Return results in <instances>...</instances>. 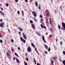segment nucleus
I'll use <instances>...</instances> for the list:
<instances>
[{
    "label": "nucleus",
    "mask_w": 65,
    "mask_h": 65,
    "mask_svg": "<svg viewBox=\"0 0 65 65\" xmlns=\"http://www.w3.org/2000/svg\"><path fill=\"white\" fill-rule=\"evenodd\" d=\"M39 9H40V6H39Z\"/></svg>",
    "instance_id": "nucleus-50"
},
{
    "label": "nucleus",
    "mask_w": 65,
    "mask_h": 65,
    "mask_svg": "<svg viewBox=\"0 0 65 65\" xmlns=\"http://www.w3.org/2000/svg\"><path fill=\"white\" fill-rule=\"evenodd\" d=\"M26 60L27 61H28V57H27L26 58Z\"/></svg>",
    "instance_id": "nucleus-32"
},
{
    "label": "nucleus",
    "mask_w": 65,
    "mask_h": 65,
    "mask_svg": "<svg viewBox=\"0 0 65 65\" xmlns=\"http://www.w3.org/2000/svg\"><path fill=\"white\" fill-rule=\"evenodd\" d=\"M57 11H56V10H55V13H57V9H56Z\"/></svg>",
    "instance_id": "nucleus-28"
},
{
    "label": "nucleus",
    "mask_w": 65,
    "mask_h": 65,
    "mask_svg": "<svg viewBox=\"0 0 65 65\" xmlns=\"http://www.w3.org/2000/svg\"><path fill=\"white\" fill-rule=\"evenodd\" d=\"M31 25L33 29H35V25H34V24L33 23L31 24Z\"/></svg>",
    "instance_id": "nucleus-4"
},
{
    "label": "nucleus",
    "mask_w": 65,
    "mask_h": 65,
    "mask_svg": "<svg viewBox=\"0 0 65 65\" xmlns=\"http://www.w3.org/2000/svg\"><path fill=\"white\" fill-rule=\"evenodd\" d=\"M0 13L2 15H3L4 17L5 16V13H4L3 12L2 13V12L1 11H0Z\"/></svg>",
    "instance_id": "nucleus-7"
},
{
    "label": "nucleus",
    "mask_w": 65,
    "mask_h": 65,
    "mask_svg": "<svg viewBox=\"0 0 65 65\" xmlns=\"http://www.w3.org/2000/svg\"><path fill=\"white\" fill-rule=\"evenodd\" d=\"M34 60L35 61V64H36V60H35V59H34Z\"/></svg>",
    "instance_id": "nucleus-30"
},
{
    "label": "nucleus",
    "mask_w": 65,
    "mask_h": 65,
    "mask_svg": "<svg viewBox=\"0 0 65 65\" xmlns=\"http://www.w3.org/2000/svg\"><path fill=\"white\" fill-rule=\"evenodd\" d=\"M48 34L47 33V32H46V35H47V34Z\"/></svg>",
    "instance_id": "nucleus-63"
},
{
    "label": "nucleus",
    "mask_w": 65,
    "mask_h": 65,
    "mask_svg": "<svg viewBox=\"0 0 65 65\" xmlns=\"http://www.w3.org/2000/svg\"><path fill=\"white\" fill-rule=\"evenodd\" d=\"M35 4L36 6H37V7L38 6V3H37V2H35Z\"/></svg>",
    "instance_id": "nucleus-16"
},
{
    "label": "nucleus",
    "mask_w": 65,
    "mask_h": 65,
    "mask_svg": "<svg viewBox=\"0 0 65 65\" xmlns=\"http://www.w3.org/2000/svg\"><path fill=\"white\" fill-rule=\"evenodd\" d=\"M36 34L37 35L39 33H38V32H36Z\"/></svg>",
    "instance_id": "nucleus-60"
},
{
    "label": "nucleus",
    "mask_w": 65,
    "mask_h": 65,
    "mask_svg": "<svg viewBox=\"0 0 65 65\" xmlns=\"http://www.w3.org/2000/svg\"><path fill=\"white\" fill-rule=\"evenodd\" d=\"M42 39L45 43H46V41H45V39H44V36L42 37Z\"/></svg>",
    "instance_id": "nucleus-5"
},
{
    "label": "nucleus",
    "mask_w": 65,
    "mask_h": 65,
    "mask_svg": "<svg viewBox=\"0 0 65 65\" xmlns=\"http://www.w3.org/2000/svg\"><path fill=\"white\" fill-rule=\"evenodd\" d=\"M35 51L36 52H37V53L39 55V53L38 52V51H37V48H36V47H35Z\"/></svg>",
    "instance_id": "nucleus-13"
},
{
    "label": "nucleus",
    "mask_w": 65,
    "mask_h": 65,
    "mask_svg": "<svg viewBox=\"0 0 65 65\" xmlns=\"http://www.w3.org/2000/svg\"><path fill=\"white\" fill-rule=\"evenodd\" d=\"M45 54H47V52H46V51H45Z\"/></svg>",
    "instance_id": "nucleus-39"
},
{
    "label": "nucleus",
    "mask_w": 65,
    "mask_h": 65,
    "mask_svg": "<svg viewBox=\"0 0 65 65\" xmlns=\"http://www.w3.org/2000/svg\"><path fill=\"white\" fill-rule=\"evenodd\" d=\"M41 26L42 28H44V29H46V27L45 26L42 25V24H41Z\"/></svg>",
    "instance_id": "nucleus-9"
},
{
    "label": "nucleus",
    "mask_w": 65,
    "mask_h": 65,
    "mask_svg": "<svg viewBox=\"0 0 65 65\" xmlns=\"http://www.w3.org/2000/svg\"><path fill=\"white\" fill-rule=\"evenodd\" d=\"M45 19L46 20V23H48V19L47 17H45Z\"/></svg>",
    "instance_id": "nucleus-11"
},
{
    "label": "nucleus",
    "mask_w": 65,
    "mask_h": 65,
    "mask_svg": "<svg viewBox=\"0 0 65 65\" xmlns=\"http://www.w3.org/2000/svg\"><path fill=\"white\" fill-rule=\"evenodd\" d=\"M22 13L23 16H24V12L23 11H22Z\"/></svg>",
    "instance_id": "nucleus-19"
},
{
    "label": "nucleus",
    "mask_w": 65,
    "mask_h": 65,
    "mask_svg": "<svg viewBox=\"0 0 65 65\" xmlns=\"http://www.w3.org/2000/svg\"><path fill=\"white\" fill-rule=\"evenodd\" d=\"M50 31H51V32H53V29H52V28H51Z\"/></svg>",
    "instance_id": "nucleus-38"
},
{
    "label": "nucleus",
    "mask_w": 65,
    "mask_h": 65,
    "mask_svg": "<svg viewBox=\"0 0 65 65\" xmlns=\"http://www.w3.org/2000/svg\"><path fill=\"white\" fill-rule=\"evenodd\" d=\"M52 35H50L49 36V38H51V37H52Z\"/></svg>",
    "instance_id": "nucleus-36"
},
{
    "label": "nucleus",
    "mask_w": 65,
    "mask_h": 65,
    "mask_svg": "<svg viewBox=\"0 0 65 65\" xmlns=\"http://www.w3.org/2000/svg\"><path fill=\"white\" fill-rule=\"evenodd\" d=\"M22 34L24 39H26V35H25V33H23Z\"/></svg>",
    "instance_id": "nucleus-6"
},
{
    "label": "nucleus",
    "mask_w": 65,
    "mask_h": 65,
    "mask_svg": "<svg viewBox=\"0 0 65 65\" xmlns=\"http://www.w3.org/2000/svg\"><path fill=\"white\" fill-rule=\"evenodd\" d=\"M31 45L33 47H35V45L34 44H33V43H31Z\"/></svg>",
    "instance_id": "nucleus-14"
},
{
    "label": "nucleus",
    "mask_w": 65,
    "mask_h": 65,
    "mask_svg": "<svg viewBox=\"0 0 65 65\" xmlns=\"http://www.w3.org/2000/svg\"><path fill=\"white\" fill-rule=\"evenodd\" d=\"M27 51L28 52H30L31 51V48L30 47H28L27 48Z\"/></svg>",
    "instance_id": "nucleus-3"
},
{
    "label": "nucleus",
    "mask_w": 65,
    "mask_h": 65,
    "mask_svg": "<svg viewBox=\"0 0 65 65\" xmlns=\"http://www.w3.org/2000/svg\"><path fill=\"white\" fill-rule=\"evenodd\" d=\"M25 1L26 2H28V0H25Z\"/></svg>",
    "instance_id": "nucleus-51"
},
{
    "label": "nucleus",
    "mask_w": 65,
    "mask_h": 65,
    "mask_svg": "<svg viewBox=\"0 0 65 65\" xmlns=\"http://www.w3.org/2000/svg\"><path fill=\"white\" fill-rule=\"evenodd\" d=\"M22 41L23 42H24V43L26 42V41L24 39H23Z\"/></svg>",
    "instance_id": "nucleus-26"
},
{
    "label": "nucleus",
    "mask_w": 65,
    "mask_h": 65,
    "mask_svg": "<svg viewBox=\"0 0 65 65\" xmlns=\"http://www.w3.org/2000/svg\"><path fill=\"white\" fill-rule=\"evenodd\" d=\"M30 23L31 24H32L33 23V21L32 20H31L30 21Z\"/></svg>",
    "instance_id": "nucleus-23"
},
{
    "label": "nucleus",
    "mask_w": 65,
    "mask_h": 65,
    "mask_svg": "<svg viewBox=\"0 0 65 65\" xmlns=\"http://www.w3.org/2000/svg\"><path fill=\"white\" fill-rule=\"evenodd\" d=\"M20 47H18V50H20Z\"/></svg>",
    "instance_id": "nucleus-48"
},
{
    "label": "nucleus",
    "mask_w": 65,
    "mask_h": 65,
    "mask_svg": "<svg viewBox=\"0 0 65 65\" xmlns=\"http://www.w3.org/2000/svg\"><path fill=\"white\" fill-rule=\"evenodd\" d=\"M50 25H51V24H52V20H50Z\"/></svg>",
    "instance_id": "nucleus-21"
},
{
    "label": "nucleus",
    "mask_w": 65,
    "mask_h": 65,
    "mask_svg": "<svg viewBox=\"0 0 65 65\" xmlns=\"http://www.w3.org/2000/svg\"><path fill=\"white\" fill-rule=\"evenodd\" d=\"M63 54L64 55H65V51H63Z\"/></svg>",
    "instance_id": "nucleus-40"
},
{
    "label": "nucleus",
    "mask_w": 65,
    "mask_h": 65,
    "mask_svg": "<svg viewBox=\"0 0 65 65\" xmlns=\"http://www.w3.org/2000/svg\"><path fill=\"white\" fill-rule=\"evenodd\" d=\"M51 63L52 64H54V62L53 61H51Z\"/></svg>",
    "instance_id": "nucleus-43"
},
{
    "label": "nucleus",
    "mask_w": 65,
    "mask_h": 65,
    "mask_svg": "<svg viewBox=\"0 0 65 65\" xmlns=\"http://www.w3.org/2000/svg\"><path fill=\"white\" fill-rule=\"evenodd\" d=\"M15 1L16 2H18V0H15Z\"/></svg>",
    "instance_id": "nucleus-53"
},
{
    "label": "nucleus",
    "mask_w": 65,
    "mask_h": 65,
    "mask_svg": "<svg viewBox=\"0 0 65 65\" xmlns=\"http://www.w3.org/2000/svg\"><path fill=\"white\" fill-rule=\"evenodd\" d=\"M0 42L1 43H2L3 42V41H2V40H0Z\"/></svg>",
    "instance_id": "nucleus-27"
},
{
    "label": "nucleus",
    "mask_w": 65,
    "mask_h": 65,
    "mask_svg": "<svg viewBox=\"0 0 65 65\" xmlns=\"http://www.w3.org/2000/svg\"><path fill=\"white\" fill-rule=\"evenodd\" d=\"M5 43H6V41L5 40Z\"/></svg>",
    "instance_id": "nucleus-64"
},
{
    "label": "nucleus",
    "mask_w": 65,
    "mask_h": 65,
    "mask_svg": "<svg viewBox=\"0 0 65 65\" xmlns=\"http://www.w3.org/2000/svg\"><path fill=\"white\" fill-rule=\"evenodd\" d=\"M62 44H63V42H62V41H61L60 42V44H61V45H62Z\"/></svg>",
    "instance_id": "nucleus-37"
},
{
    "label": "nucleus",
    "mask_w": 65,
    "mask_h": 65,
    "mask_svg": "<svg viewBox=\"0 0 65 65\" xmlns=\"http://www.w3.org/2000/svg\"><path fill=\"white\" fill-rule=\"evenodd\" d=\"M49 11L48 10H46L45 11L46 13H47V12H48Z\"/></svg>",
    "instance_id": "nucleus-29"
},
{
    "label": "nucleus",
    "mask_w": 65,
    "mask_h": 65,
    "mask_svg": "<svg viewBox=\"0 0 65 65\" xmlns=\"http://www.w3.org/2000/svg\"><path fill=\"white\" fill-rule=\"evenodd\" d=\"M50 51H51V48H49L48 49V51H49V52H50Z\"/></svg>",
    "instance_id": "nucleus-46"
},
{
    "label": "nucleus",
    "mask_w": 65,
    "mask_h": 65,
    "mask_svg": "<svg viewBox=\"0 0 65 65\" xmlns=\"http://www.w3.org/2000/svg\"><path fill=\"white\" fill-rule=\"evenodd\" d=\"M53 58L55 60H56V57H53Z\"/></svg>",
    "instance_id": "nucleus-22"
},
{
    "label": "nucleus",
    "mask_w": 65,
    "mask_h": 65,
    "mask_svg": "<svg viewBox=\"0 0 65 65\" xmlns=\"http://www.w3.org/2000/svg\"><path fill=\"white\" fill-rule=\"evenodd\" d=\"M1 10H2V11L3 10V8H1Z\"/></svg>",
    "instance_id": "nucleus-47"
},
{
    "label": "nucleus",
    "mask_w": 65,
    "mask_h": 65,
    "mask_svg": "<svg viewBox=\"0 0 65 65\" xmlns=\"http://www.w3.org/2000/svg\"><path fill=\"white\" fill-rule=\"evenodd\" d=\"M6 6H8L9 5H8V4H6Z\"/></svg>",
    "instance_id": "nucleus-41"
},
{
    "label": "nucleus",
    "mask_w": 65,
    "mask_h": 65,
    "mask_svg": "<svg viewBox=\"0 0 65 65\" xmlns=\"http://www.w3.org/2000/svg\"><path fill=\"white\" fill-rule=\"evenodd\" d=\"M32 13L34 15L35 17H36V12H35L34 11H32Z\"/></svg>",
    "instance_id": "nucleus-2"
},
{
    "label": "nucleus",
    "mask_w": 65,
    "mask_h": 65,
    "mask_svg": "<svg viewBox=\"0 0 65 65\" xmlns=\"http://www.w3.org/2000/svg\"><path fill=\"white\" fill-rule=\"evenodd\" d=\"M6 55L7 56H9V57H10V54H9L8 52L7 53Z\"/></svg>",
    "instance_id": "nucleus-12"
},
{
    "label": "nucleus",
    "mask_w": 65,
    "mask_h": 65,
    "mask_svg": "<svg viewBox=\"0 0 65 65\" xmlns=\"http://www.w3.org/2000/svg\"><path fill=\"white\" fill-rule=\"evenodd\" d=\"M8 30H9V32L10 33V30H9V29H8Z\"/></svg>",
    "instance_id": "nucleus-62"
},
{
    "label": "nucleus",
    "mask_w": 65,
    "mask_h": 65,
    "mask_svg": "<svg viewBox=\"0 0 65 65\" xmlns=\"http://www.w3.org/2000/svg\"><path fill=\"white\" fill-rule=\"evenodd\" d=\"M62 63L64 65H65V60H64L62 61Z\"/></svg>",
    "instance_id": "nucleus-18"
},
{
    "label": "nucleus",
    "mask_w": 65,
    "mask_h": 65,
    "mask_svg": "<svg viewBox=\"0 0 65 65\" xmlns=\"http://www.w3.org/2000/svg\"><path fill=\"white\" fill-rule=\"evenodd\" d=\"M11 42H13L14 41L13 40V39H11Z\"/></svg>",
    "instance_id": "nucleus-33"
},
{
    "label": "nucleus",
    "mask_w": 65,
    "mask_h": 65,
    "mask_svg": "<svg viewBox=\"0 0 65 65\" xmlns=\"http://www.w3.org/2000/svg\"><path fill=\"white\" fill-rule=\"evenodd\" d=\"M46 15L48 17H49V14H48V13H47Z\"/></svg>",
    "instance_id": "nucleus-31"
},
{
    "label": "nucleus",
    "mask_w": 65,
    "mask_h": 65,
    "mask_svg": "<svg viewBox=\"0 0 65 65\" xmlns=\"http://www.w3.org/2000/svg\"><path fill=\"white\" fill-rule=\"evenodd\" d=\"M3 25H4V23L2 22L0 24V27H3L4 26Z\"/></svg>",
    "instance_id": "nucleus-8"
},
{
    "label": "nucleus",
    "mask_w": 65,
    "mask_h": 65,
    "mask_svg": "<svg viewBox=\"0 0 65 65\" xmlns=\"http://www.w3.org/2000/svg\"><path fill=\"white\" fill-rule=\"evenodd\" d=\"M42 24H43V25H44V23H43V22H42Z\"/></svg>",
    "instance_id": "nucleus-58"
},
{
    "label": "nucleus",
    "mask_w": 65,
    "mask_h": 65,
    "mask_svg": "<svg viewBox=\"0 0 65 65\" xmlns=\"http://www.w3.org/2000/svg\"><path fill=\"white\" fill-rule=\"evenodd\" d=\"M17 13H18V14H20V11H18L17 12Z\"/></svg>",
    "instance_id": "nucleus-35"
},
{
    "label": "nucleus",
    "mask_w": 65,
    "mask_h": 65,
    "mask_svg": "<svg viewBox=\"0 0 65 65\" xmlns=\"http://www.w3.org/2000/svg\"><path fill=\"white\" fill-rule=\"evenodd\" d=\"M0 21L1 22H2V21H3V20H2V19H1L0 20Z\"/></svg>",
    "instance_id": "nucleus-52"
},
{
    "label": "nucleus",
    "mask_w": 65,
    "mask_h": 65,
    "mask_svg": "<svg viewBox=\"0 0 65 65\" xmlns=\"http://www.w3.org/2000/svg\"><path fill=\"white\" fill-rule=\"evenodd\" d=\"M19 34H21V32H19Z\"/></svg>",
    "instance_id": "nucleus-59"
},
{
    "label": "nucleus",
    "mask_w": 65,
    "mask_h": 65,
    "mask_svg": "<svg viewBox=\"0 0 65 65\" xmlns=\"http://www.w3.org/2000/svg\"><path fill=\"white\" fill-rule=\"evenodd\" d=\"M11 50L12 52H13V49L12 48H11Z\"/></svg>",
    "instance_id": "nucleus-57"
},
{
    "label": "nucleus",
    "mask_w": 65,
    "mask_h": 65,
    "mask_svg": "<svg viewBox=\"0 0 65 65\" xmlns=\"http://www.w3.org/2000/svg\"><path fill=\"white\" fill-rule=\"evenodd\" d=\"M35 22H37V20L36 19H35Z\"/></svg>",
    "instance_id": "nucleus-55"
},
{
    "label": "nucleus",
    "mask_w": 65,
    "mask_h": 65,
    "mask_svg": "<svg viewBox=\"0 0 65 65\" xmlns=\"http://www.w3.org/2000/svg\"><path fill=\"white\" fill-rule=\"evenodd\" d=\"M43 19H41V21H43Z\"/></svg>",
    "instance_id": "nucleus-56"
},
{
    "label": "nucleus",
    "mask_w": 65,
    "mask_h": 65,
    "mask_svg": "<svg viewBox=\"0 0 65 65\" xmlns=\"http://www.w3.org/2000/svg\"><path fill=\"white\" fill-rule=\"evenodd\" d=\"M57 41H58V40H57V39H56V42H57Z\"/></svg>",
    "instance_id": "nucleus-61"
},
{
    "label": "nucleus",
    "mask_w": 65,
    "mask_h": 65,
    "mask_svg": "<svg viewBox=\"0 0 65 65\" xmlns=\"http://www.w3.org/2000/svg\"><path fill=\"white\" fill-rule=\"evenodd\" d=\"M27 53H25V56H26V57H27Z\"/></svg>",
    "instance_id": "nucleus-45"
},
{
    "label": "nucleus",
    "mask_w": 65,
    "mask_h": 65,
    "mask_svg": "<svg viewBox=\"0 0 65 65\" xmlns=\"http://www.w3.org/2000/svg\"><path fill=\"white\" fill-rule=\"evenodd\" d=\"M18 29L20 30V31H23V30H22V29L21 28H20V27H18Z\"/></svg>",
    "instance_id": "nucleus-17"
},
{
    "label": "nucleus",
    "mask_w": 65,
    "mask_h": 65,
    "mask_svg": "<svg viewBox=\"0 0 65 65\" xmlns=\"http://www.w3.org/2000/svg\"><path fill=\"white\" fill-rule=\"evenodd\" d=\"M44 46L45 48H46V49H47V50H48V47H47V46L46 45L44 44Z\"/></svg>",
    "instance_id": "nucleus-10"
},
{
    "label": "nucleus",
    "mask_w": 65,
    "mask_h": 65,
    "mask_svg": "<svg viewBox=\"0 0 65 65\" xmlns=\"http://www.w3.org/2000/svg\"><path fill=\"white\" fill-rule=\"evenodd\" d=\"M37 65H40V64L38 63H37Z\"/></svg>",
    "instance_id": "nucleus-54"
},
{
    "label": "nucleus",
    "mask_w": 65,
    "mask_h": 65,
    "mask_svg": "<svg viewBox=\"0 0 65 65\" xmlns=\"http://www.w3.org/2000/svg\"><path fill=\"white\" fill-rule=\"evenodd\" d=\"M16 61L17 63H20L19 60L18 58H16Z\"/></svg>",
    "instance_id": "nucleus-15"
},
{
    "label": "nucleus",
    "mask_w": 65,
    "mask_h": 65,
    "mask_svg": "<svg viewBox=\"0 0 65 65\" xmlns=\"http://www.w3.org/2000/svg\"><path fill=\"white\" fill-rule=\"evenodd\" d=\"M24 65H27V62L25 61L24 62Z\"/></svg>",
    "instance_id": "nucleus-25"
},
{
    "label": "nucleus",
    "mask_w": 65,
    "mask_h": 65,
    "mask_svg": "<svg viewBox=\"0 0 65 65\" xmlns=\"http://www.w3.org/2000/svg\"><path fill=\"white\" fill-rule=\"evenodd\" d=\"M40 18H43L42 16H41V15H40Z\"/></svg>",
    "instance_id": "nucleus-44"
},
{
    "label": "nucleus",
    "mask_w": 65,
    "mask_h": 65,
    "mask_svg": "<svg viewBox=\"0 0 65 65\" xmlns=\"http://www.w3.org/2000/svg\"><path fill=\"white\" fill-rule=\"evenodd\" d=\"M14 54L15 55V56H17V57H19V56H18V55L17 53H14Z\"/></svg>",
    "instance_id": "nucleus-20"
},
{
    "label": "nucleus",
    "mask_w": 65,
    "mask_h": 65,
    "mask_svg": "<svg viewBox=\"0 0 65 65\" xmlns=\"http://www.w3.org/2000/svg\"><path fill=\"white\" fill-rule=\"evenodd\" d=\"M13 59L14 60H15V57H14L13 58Z\"/></svg>",
    "instance_id": "nucleus-49"
},
{
    "label": "nucleus",
    "mask_w": 65,
    "mask_h": 65,
    "mask_svg": "<svg viewBox=\"0 0 65 65\" xmlns=\"http://www.w3.org/2000/svg\"><path fill=\"white\" fill-rule=\"evenodd\" d=\"M37 35H38V36H41V35H40V34H39V33L37 34Z\"/></svg>",
    "instance_id": "nucleus-42"
},
{
    "label": "nucleus",
    "mask_w": 65,
    "mask_h": 65,
    "mask_svg": "<svg viewBox=\"0 0 65 65\" xmlns=\"http://www.w3.org/2000/svg\"><path fill=\"white\" fill-rule=\"evenodd\" d=\"M58 28L59 29V30H60V26H59V25H58Z\"/></svg>",
    "instance_id": "nucleus-34"
},
{
    "label": "nucleus",
    "mask_w": 65,
    "mask_h": 65,
    "mask_svg": "<svg viewBox=\"0 0 65 65\" xmlns=\"http://www.w3.org/2000/svg\"><path fill=\"white\" fill-rule=\"evenodd\" d=\"M20 40L21 41H22L23 40V38L22 37L20 38Z\"/></svg>",
    "instance_id": "nucleus-24"
},
{
    "label": "nucleus",
    "mask_w": 65,
    "mask_h": 65,
    "mask_svg": "<svg viewBox=\"0 0 65 65\" xmlns=\"http://www.w3.org/2000/svg\"><path fill=\"white\" fill-rule=\"evenodd\" d=\"M62 26L63 27H62V29L63 30H65V24L64 23H62Z\"/></svg>",
    "instance_id": "nucleus-1"
}]
</instances>
